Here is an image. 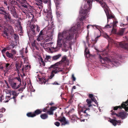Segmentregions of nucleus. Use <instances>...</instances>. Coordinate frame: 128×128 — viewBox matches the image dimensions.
<instances>
[{
	"label": "nucleus",
	"mask_w": 128,
	"mask_h": 128,
	"mask_svg": "<svg viewBox=\"0 0 128 128\" xmlns=\"http://www.w3.org/2000/svg\"><path fill=\"white\" fill-rule=\"evenodd\" d=\"M42 111L38 109L35 111L34 113L29 112L27 114V116L28 117H33L35 116L36 115H38L40 114Z\"/></svg>",
	"instance_id": "nucleus-8"
},
{
	"label": "nucleus",
	"mask_w": 128,
	"mask_h": 128,
	"mask_svg": "<svg viewBox=\"0 0 128 128\" xmlns=\"http://www.w3.org/2000/svg\"><path fill=\"white\" fill-rule=\"evenodd\" d=\"M54 2L56 3V6L57 8H58L60 6L59 5L60 4V2L57 1V0H54Z\"/></svg>",
	"instance_id": "nucleus-29"
},
{
	"label": "nucleus",
	"mask_w": 128,
	"mask_h": 128,
	"mask_svg": "<svg viewBox=\"0 0 128 128\" xmlns=\"http://www.w3.org/2000/svg\"><path fill=\"white\" fill-rule=\"evenodd\" d=\"M100 27L99 26L96 25H89L88 26L87 28L89 29L90 28H94V29H98Z\"/></svg>",
	"instance_id": "nucleus-21"
},
{
	"label": "nucleus",
	"mask_w": 128,
	"mask_h": 128,
	"mask_svg": "<svg viewBox=\"0 0 128 128\" xmlns=\"http://www.w3.org/2000/svg\"><path fill=\"white\" fill-rule=\"evenodd\" d=\"M72 118V119L73 120H75L76 118V116L74 115L73 116Z\"/></svg>",
	"instance_id": "nucleus-48"
},
{
	"label": "nucleus",
	"mask_w": 128,
	"mask_h": 128,
	"mask_svg": "<svg viewBox=\"0 0 128 128\" xmlns=\"http://www.w3.org/2000/svg\"><path fill=\"white\" fill-rule=\"evenodd\" d=\"M89 52L88 50V49L87 48H86V47L85 48V55L86 56L88 57L87 55H88V56L89 55Z\"/></svg>",
	"instance_id": "nucleus-26"
},
{
	"label": "nucleus",
	"mask_w": 128,
	"mask_h": 128,
	"mask_svg": "<svg viewBox=\"0 0 128 128\" xmlns=\"http://www.w3.org/2000/svg\"><path fill=\"white\" fill-rule=\"evenodd\" d=\"M87 110V109H86L84 111H83L82 110L81 111V112H83L84 113V114L83 115V116H84V118L86 117V112Z\"/></svg>",
	"instance_id": "nucleus-42"
},
{
	"label": "nucleus",
	"mask_w": 128,
	"mask_h": 128,
	"mask_svg": "<svg viewBox=\"0 0 128 128\" xmlns=\"http://www.w3.org/2000/svg\"><path fill=\"white\" fill-rule=\"evenodd\" d=\"M3 68H4V67L3 66H1V65H0V68L1 69H3Z\"/></svg>",
	"instance_id": "nucleus-57"
},
{
	"label": "nucleus",
	"mask_w": 128,
	"mask_h": 128,
	"mask_svg": "<svg viewBox=\"0 0 128 128\" xmlns=\"http://www.w3.org/2000/svg\"><path fill=\"white\" fill-rule=\"evenodd\" d=\"M100 58V59L101 62L102 64L105 63L106 62H110V59L107 58H102L101 56H99Z\"/></svg>",
	"instance_id": "nucleus-13"
},
{
	"label": "nucleus",
	"mask_w": 128,
	"mask_h": 128,
	"mask_svg": "<svg viewBox=\"0 0 128 128\" xmlns=\"http://www.w3.org/2000/svg\"><path fill=\"white\" fill-rule=\"evenodd\" d=\"M3 35L5 37H7L8 38V34L6 31L4 32V34Z\"/></svg>",
	"instance_id": "nucleus-36"
},
{
	"label": "nucleus",
	"mask_w": 128,
	"mask_h": 128,
	"mask_svg": "<svg viewBox=\"0 0 128 128\" xmlns=\"http://www.w3.org/2000/svg\"><path fill=\"white\" fill-rule=\"evenodd\" d=\"M47 36L45 38L44 41L46 42H48L51 41L52 39L53 30L52 29L49 28L48 30Z\"/></svg>",
	"instance_id": "nucleus-6"
},
{
	"label": "nucleus",
	"mask_w": 128,
	"mask_h": 128,
	"mask_svg": "<svg viewBox=\"0 0 128 128\" xmlns=\"http://www.w3.org/2000/svg\"><path fill=\"white\" fill-rule=\"evenodd\" d=\"M5 111V109L4 108H2V109L0 110V112H4Z\"/></svg>",
	"instance_id": "nucleus-50"
},
{
	"label": "nucleus",
	"mask_w": 128,
	"mask_h": 128,
	"mask_svg": "<svg viewBox=\"0 0 128 128\" xmlns=\"http://www.w3.org/2000/svg\"><path fill=\"white\" fill-rule=\"evenodd\" d=\"M103 36L105 38L108 39V41L110 43L114 42V44L116 45L117 46H120L128 50V44H125L124 42H115L112 39L109 38L108 35L106 33H104Z\"/></svg>",
	"instance_id": "nucleus-3"
},
{
	"label": "nucleus",
	"mask_w": 128,
	"mask_h": 128,
	"mask_svg": "<svg viewBox=\"0 0 128 128\" xmlns=\"http://www.w3.org/2000/svg\"><path fill=\"white\" fill-rule=\"evenodd\" d=\"M20 82H21V80L19 78H16Z\"/></svg>",
	"instance_id": "nucleus-53"
},
{
	"label": "nucleus",
	"mask_w": 128,
	"mask_h": 128,
	"mask_svg": "<svg viewBox=\"0 0 128 128\" xmlns=\"http://www.w3.org/2000/svg\"><path fill=\"white\" fill-rule=\"evenodd\" d=\"M3 97V96H1L0 97V102H2V98Z\"/></svg>",
	"instance_id": "nucleus-56"
},
{
	"label": "nucleus",
	"mask_w": 128,
	"mask_h": 128,
	"mask_svg": "<svg viewBox=\"0 0 128 128\" xmlns=\"http://www.w3.org/2000/svg\"><path fill=\"white\" fill-rule=\"evenodd\" d=\"M42 0V1L43 2H44V3H45V4H46V3L48 2V0Z\"/></svg>",
	"instance_id": "nucleus-52"
},
{
	"label": "nucleus",
	"mask_w": 128,
	"mask_h": 128,
	"mask_svg": "<svg viewBox=\"0 0 128 128\" xmlns=\"http://www.w3.org/2000/svg\"><path fill=\"white\" fill-rule=\"evenodd\" d=\"M115 26H112V32L114 34H116V30L114 28Z\"/></svg>",
	"instance_id": "nucleus-38"
},
{
	"label": "nucleus",
	"mask_w": 128,
	"mask_h": 128,
	"mask_svg": "<svg viewBox=\"0 0 128 128\" xmlns=\"http://www.w3.org/2000/svg\"><path fill=\"white\" fill-rule=\"evenodd\" d=\"M85 120V119H80V121L81 122H82V121L84 122V121Z\"/></svg>",
	"instance_id": "nucleus-58"
},
{
	"label": "nucleus",
	"mask_w": 128,
	"mask_h": 128,
	"mask_svg": "<svg viewBox=\"0 0 128 128\" xmlns=\"http://www.w3.org/2000/svg\"><path fill=\"white\" fill-rule=\"evenodd\" d=\"M53 104V103H51L50 104L52 105Z\"/></svg>",
	"instance_id": "nucleus-64"
},
{
	"label": "nucleus",
	"mask_w": 128,
	"mask_h": 128,
	"mask_svg": "<svg viewBox=\"0 0 128 128\" xmlns=\"http://www.w3.org/2000/svg\"><path fill=\"white\" fill-rule=\"evenodd\" d=\"M22 64H20L19 62H16V63L15 66L16 68V70L17 71V72H19V70L20 68L22 66Z\"/></svg>",
	"instance_id": "nucleus-18"
},
{
	"label": "nucleus",
	"mask_w": 128,
	"mask_h": 128,
	"mask_svg": "<svg viewBox=\"0 0 128 128\" xmlns=\"http://www.w3.org/2000/svg\"><path fill=\"white\" fill-rule=\"evenodd\" d=\"M86 102L88 103V107L91 106L92 105L91 104V101L90 99H88L86 100Z\"/></svg>",
	"instance_id": "nucleus-31"
},
{
	"label": "nucleus",
	"mask_w": 128,
	"mask_h": 128,
	"mask_svg": "<svg viewBox=\"0 0 128 128\" xmlns=\"http://www.w3.org/2000/svg\"><path fill=\"white\" fill-rule=\"evenodd\" d=\"M10 52L12 54L13 56L16 54V51L14 49H12L10 50Z\"/></svg>",
	"instance_id": "nucleus-35"
},
{
	"label": "nucleus",
	"mask_w": 128,
	"mask_h": 128,
	"mask_svg": "<svg viewBox=\"0 0 128 128\" xmlns=\"http://www.w3.org/2000/svg\"><path fill=\"white\" fill-rule=\"evenodd\" d=\"M2 114H0V117H2Z\"/></svg>",
	"instance_id": "nucleus-62"
},
{
	"label": "nucleus",
	"mask_w": 128,
	"mask_h": 128,
	"mask_svg": "<svg viewBox=\"0 0 128 128\" xmlns=\"http://www.w3.org/2000/svg\"><path fill=\"white\" fill-rule=\"evenodd\" d=\"M118 22L116 21H115L113 20V24H112L113 26H116V24Z\"/></svg>",
	"instance_id": "nucleus-41"
},
{
	"label": "nucleus",
	"mask_w": 128,
	"mask_h": 128,
	"mask_svg": "<svg viewBox=\"0 0 128 128\" xmlns=\"http://www.w3.org/2000/svg\"><path fill=\"white\" fill-rule=\"evenodd\" d=\"M25 67L22 68V72H28L30 69V66L29 65H25Z\"/></svg>",
	"instance_id": "nucleus-17"
},
{
	"label": "nucleus",
	"mask_w": 128,
	"mask_h": 128,
	"mask_svg": "<svg viewBox=\"0 0 128 128\" xmlns=\"http://www.w3.org/2000/svg\"><path fill=\"white\" fill-rule=\"evenodd\" d=\"M11 94L14 96L13 97V98L14 99V102H16V100L15 99V97L14 96H17L18 95V94L15 91L11 90H9L8 91V92H7L6 95V99H7V100L4 101L5 102H7L9 100H10V98Z\"/></svg>",
	"instance_id": "nucleus-5"
},
{
	"label": "nucleus",
	"mask_w": 128,
	"mask_h": 128,
	"mask_svg": "<svg viewBox=\"0 0 128 128\" xmlns=\"http://www.w3.org/2000/svg\"><path fill=\"white\" fill-rule=\"evenodd\" d=\"M4 17L7 21L8 22L11 21V17L9 14L6 13L4 14Z\"/></svg>",
	"instance_id": "nucleus-19"
},
{
	"label": "nucleus",
	"mask_w": 128,
	"mask_h": 128,
	"mask_svg": "<svg viewBox=\"0 0 128 128\" xmlns=\"http://www.w3.org/2000/svg\"><path fill=\"white\" fill-rule=\"evenodd\" d=\"M40 116L41 118L43 119H45L48 118L47 115L46 113L42 114Z\"/></svg>",
	"instance_id": "nucleus-27"
},
{
	"label": "nucleus",
	"mask_w": 128,
	"mask_h": 128,
	"mask_svg": "<svg viewBox=\"0 0 128 128\" xmlns=\"http://www.w3.org/2000/svg\"><path fill=\"white\" fill-rule=\"evenodd\" d=\"M11 49V48L9 47H8L7 48H4L2 50V53H4L7 50H9Z\"/></svg>",
	"instance_id": "nucleus-33"
},
{
	"label": "nucleus",
	"mask_w": 128,
	"mask_h": 128,
	"mask_svg": "<svg viewBox=\"0 0 128 128\" xmlns=\"http://www.w3.org/2000/svg\"><path fill=\"white\" fill-rule=\"evenodd\" d=\"M89 97L91 98L92 100L96 104H98L97 101L94 98L92 94H90L89 95Z\"/></svg>",
	"instance_id": "nucleus-22"
},
{
	"label": "nucleus",
	"mask_w": 128,
	"mask_h": 128,
	"mask_svg": "<svg viewBox=\"0 0 128 128\" xmlns=\"http://www.w3.org/2000/svg\"><path fill=\"white\" fill-rule=\"evenodd\" d=\"M6 71L7 72L11 68V65L9 64H6Z\"/></svg>",
	"instance_id": "nucleus-28"
},
{
	"label": "nucleus",
	"mask_w": 128,
	"mask_h": 128,
	"mask_svg": "<svg viewBox=\"0 0 128 128\" xmlns=\"http://www.w3.org/2000/svg\"><path fill=\"white\" fill-rule=\"evenodd\" d=\"M113 111V110H112L111 111V112H112L111 114L112 115H116L117 116L121 118L122 119L126 118L128 115V114L125 112H120L118 114H116L115 113L112 112Z\"/></svg>",
	"instance_id": "nucleus-7"
},
{
	"label": "nucleus",
	"mask_w": 128,
	"mask_h": 128,
	"mask_svg": "<svg viewBox=\"0 0 128 128\" xmlns=\"http://www.w3.org/2000/svg\"><path fill=\"white\" fill-rule=\"evenodd\" d=\"M112 24H107L104 27L105 28H110L112 27Z\"/></svg>",
	"instance_id": "nucleus-37"
},
{
	"label": "nucleus",
	"mask_w": 128,
	"mask_h": 128,
	"mask_svg": "<svg viewBox=\"0 0 128 128\" xmlns=\"http://www.w3.org/2000/svg\"><path fill=\"white\" fill-rule=\"evenodd\" d=\"M99 3L100 4L102 7L104 8L106 12L107 18L108 22L109 21V19L114 18V16L112 15H110L109 14L110 11L109 8L105 2L100 1Z\"/></svg>",
	"instance_id": "nucleus-4"
},
{
	"label": "nucleus",
	"mask_w": 128,
	"mask_h": 128,
	"mask_svg": "<svg viewBox=\"0 0 128 128\" xmlns=\"http://www.w3.org/2000/svg\"><path fill=\"white\" fill-rule=\"evenodd\" d=\"M9 82L10 86L13 89H16L18 88L19 87V85H17L16 83L11 79L9 80Z\"/></svg>",
	"instance_id": "nucleus-10"
},
{
	"label": "nucleus",
	"mask_w": 128,
	"mask_h": 128,
	"mask_svg": "<svg viewBox=\"0 0 128 128\" xmlns=\"http://www.w3.org/2000/svg\"><path fill=\"white\" fill-rule=\"evenodd\" d=\"M55 125L57 126H58L60 125V123L58 122H56L54 123Z\"/></svg>",
	"instance_id": "nucleus-45"
},
{
	"label": "nucleus",
	"mask_w": 128,
	"mask_h": 128,
	"mask_svg": "<svg viewBox=\"0 0 128 128\" xmlns=\"http://www.w3.org/2000/svg\"><path fill=\"white\" fill-rule=\"evenodd\" d=\"M72 78L73 79V80L74 81H75L76 78L75 77H74V74H72Z\"/></svg>",
	"instance_id": "nucleus-51"
},
{
	"label": "nucleus",
	"mask_w": 128,
	"mask_h": 128,
	"mask_svg": "<svg viewBox=\"0 0 128 128\" xmlns=\"http://www.w3.org/2000/svg\"><path fill=\"white\" fill-rule=\"evenodd\" d=\"M15 39L17 40L18 38V36L16 34H14L13 36Z\"/></svg>",
	"instance_id": "nucleus-43"
},
{
	"label": "nucleus",
	"mask_w": 128,
	"mask_h": 128,
	"mask_svg": "<svg viewBox=\"0 0 128 128\" xmlns=\"http://www.w3.org/2000/svg\"><path fill=\"white\" fill-rule=\"evenodd\" d=\"M52 44V43H51V42H50L49 43H48V44H45V45L46 46H47L48 45H50Z\"/></svg>",
	"instance_id": "nucleus-54"
},
{
	"label": "nucleus",
	"mask_w": 128,
	"mask_h": 128,
	"mask_svg": "<svg viewBox=\"0 0 128 128\" xmlns=\"http://www.w3.org/2000/svg\"><path fill=\"white\" fill-rule=\"evenodd\" d=\"M8 29H10V30L12 32H10V34L11 35H12V34L13 33V30L12 26H10L8 27Z\"/></svg>",
	"instance_id": "nucleus-39"
},
{
	"label": "nucleus",
	"mask_w": 128,
	"mask_h": 128,
	"mask_svg": "<svg viewBox=\"0 0 128 128\" xmlns=\"http://www.w3.org/2000/svg\"><path fill=\"white\" fill-rule=\"evenodd\" d=\"M44 31L43 30H42L40 32L37 38V40L38 41H40L43 39L44 37L43 35H44Z\"/></svg>",
	"instance_id": "nucleus-11"
},
{
	"label": "nucleus",
	"mask_w": 128,
	"mask_h": 128,
	"mask_svg": "<svg viewBox=\"0 0 128 128\" xmlns=\"http://www.w3.org/2000/svg\"><path fill=\"white\" fill-rule=\"evenodd\" d=\"M59 120L62 123V125H65L68 123V122L66 120V118L64 117L61 118L59 119Z\"/></svg>",
	"instance_id": "nucleus-16"
},
{
	"label": "nucleus",
	"mask_w": 128,
	"mask_h": 128,
	"mask_svg": "<svg viewBox=\"0 0 128 128\" xmlns=\"http://www.w3.org/2000/svg\"><path fill=\"white\" fill-rule=\"evenodd\" d=\"M124 30L123 29H122L117 33V34L120 36L122 35L124 33Z\"/></svg>",
	"instance_id": "nucleus-32"
},
{
	"label": "nucleus",
	"mask_w": 128,
	"mask_h": 128,
	"mask_svg": "<svg viewBox=\"0 0 128 128\" xmlns=\"http://www.w3.org/2000/svg\"><path fill=\"white\" fill-rule=\"evenodd\" d=\"M46 109H45V108H44V109L43 110V111L44 112H46Z\"/></svg>",
	"instance_id": "nucleus-59"
},
{
	"label": "nucleus",
	"mask_w": 128,
	"mask_h": 128,
	"mask_svg": "<svg viewBox=\"0 0 128 128\" xmlns=\"http://www.w3.org/2000/svg\"><path fill=\"white\" fill-rule=\"evenodd\" d=\"M96 42V40L92 39V45H94Z\"/></svg>",
	"instance_id": "nucleus-44"
},
{
	"label": "nucleus",
	"mask_w": 128,
	"mask_h": 128,
	"mask_svg": "<svg viewBox=\"0 0 128 128\" xmlns=\"http://www.w3.org/2000/svg\"><path fill=\"white\" fill-rule=\"evenodd\" d=\"M62 62V64L63 63H64L68 65L69 61V60L67 59L66 56H63L60 61Z\"/></svg>",
	"instance_id": "nucleus-14"
},
{
	"label": "nucleus",
	"mask_w": 128,
	"mask_h": 128,
	"mask_svg": "<svg viewBox=\"0 0 128 128\" xmlns=\"http://www.w3.org/2000/svg\"><path fill=\"white\" fill-rule=\"evenodd\" d=\"M89 97L91 98L92 100L96 104H98L97 101L94 98L92 94H90L89 95Z\"/></svg>",
	"instance_id": "nucleus-23"
},
{
	"label": "nucleus",
	"mask_w": 128,
	"mask_h": 128,
	"mask_svg": "<svg viewBox=\"0 0 128 128\" xmlns=\"http://www.w3.org/2000/svg\"><path fill=\"white\" fill-rule=\"evenodd\" d=\"M51 57L50 56H46L45 59V61L46 62L50 60Z\"/></svg>",
	"instance_id": "nucleus-34"
},
{
	"label": "nucleus",
	"mask_w": 128,
	"mask_h": 128,
	"mask_svg": "<svg viewBox=\"0 0 128 128\" xmlns=\"http://www.w3.org/2000/svg\"><path fill=\"white\" fill-rule=\"evenodd\" d=\"M36 27V30L38 32H39L40 31V28L38 27V26L37 25H36V26H35Z\"/></svg>",
	"instance_id": "nucleus-47"
},
{
	"label": "nucleus",
	"mask_w": 128,
	"mask_h": 128,
	"mask_svg": "<svg viewBox=\"0 0 128 128\" xmlns=\"http://www.w3.org/2000/svg\"><path fill=\"white\" fill-rule=\"evenodd\" d=\"M35 26L34 25H32V30L33 32H35Z\"/></svg>",
	"instance_id": "nucleus-46"
},
{
	"label": "nucleus",
	"mask_w": 128,
	"mask_h": 128,
	"mask_svg": "<svg viewBox=\"0 0 128 128\" xmlns=\"http://www.w3.org/2000/svg\"><path fill=\"white\" fill-rule=\"evenodd\" d=\"M51 10L50 8H48V10L47 9L45 12H46V16L48 18H50L52 17Z\"/></svg>",
	"instance_id": "nucleus-15"
},
{
	"label": "nucleus",
	"mask_w": 128,
	"mask_h": 128,
	"mask_svg": "<svg viewBox=\"0 0 128 128\" xmlns=\"http://www.w3.org/2000/svg\"><path fill=\"white\" fill-rule=\"evenodd\" d=\"M22 2H21V3L22 4H23L25 3L26 2V0H21Z\"/></svg>",
	"instance_id": "nucleus-49"
},
{
	"label": "nucleus",
	"mask_w": 128,
	"mask_h": 128,
	"mask_svg": "<svg viewBox=\"0 0 128 128\" xmlns=\"http://www.w3.org/2000/svg\"><path fill=\"white\" fill-rule=\"evenodd\" d=\"M62 62L60 61L54 64L51 65L49 68V70H52V71L51 73V75L49 77L50 79L52 78L54 76V74H56L58 73L59 72L62 71L63 70L60 68H58L56 66H60L62 64Z\"/></svg>",
	"instance_id": "nucleus-2"
},
{
	"label": "nucleus",
	"mask_w": 128,
	"mask_h": 128,
	"mask_svg": "<svg viewBox=\"0 0 128 128\" xmlns=\"http://www.w3.org/2000/svg\"><path fill=\"white\" fill-rule=\"evenodd\" d=\"M78 25L72 26L69 30H64L62 32H59L57 40L56 47L53 46L54 49L63 47L65 51L68 50L72 40L74 38V34L76 32Z\"/></svg>",
	"instance_id": "nucleus-1"
},
{
	"label": "nucleus",
	"mask_w": 128,
	"mask_h": 128,
	"mask_svg": "<svg viewBox=\"0 0 128 128\" xmlns=\"http://www.w3.org/2000/svg\"><path fill=\"white\" fill-rule=\"evenodd\" d=\"M112 61L114 62V65L116 66H117L119 65V63L118 62H117V61L116 62V61Z\"/></svg>",
	"instance_id": "nucleus-40"
},
{
	"label": "nucleus",
	"mask_w": 128,
	"mask_h": 128,
	"mask_svg": "<svg viewBox=\"0 0 128 128\" xmlns=\"http://www.w3.org/2000/svg\"><path fill=\"white\" fill-rule=\"evenodd\" d=\"M108 121L112 123L113 125L114 126H116L117 124L118 125H120V124L121 123L120 121L118 120L117 121L115 120L111 119H110L108 120Z\"/></svg>",
	"instance_id": "nucleus-12"
},
{
	"label": "nucleus",
	"mask_w": 128,
	"mask_h": 128,
	"mask_svg": "<svg viewBox=\"0 0 128 128\" xmlns=\"http://www.w3.org/2000/svg\"><path fill=\"white\" fill-rule=\"evenodd\" d=\"M61 56V55L60 54H58L57 55L54 56L52 58L54 60H56L58 59Z\"/></svg>",
	"instance_id": "nucleus-24"
},
{
	"label": "nucleus",
	"mask_w": 128,
	"mask_h": 128,
	"mask_svg": "<svg viewBox=\"0 0 128 128\" xmlns=\"http://www.w3.org/2000/svg\"><path fill=\"white\" fill-rule=\"evenodd\" d=\"M72 88L74 89H75L76 88V86H74L72 87Z\"/></svg>",
	"instance_id": "nucleus-60"
},
{
	"label": "nucleus",
	"mask_w": 128,
	"mask_h": 128,
	"mask_svg": "<svg viewBox=\"0 0 128 128\" xmlns=\"http://www.w3.org/2000/svg\"><path fill=\"white\" fill-rule=\"evenodd\" d=\"M21 54L22 55V58L23 59L24 63L26 62L28 63V59L27 57L24 56L23 55L24 54V53L26 54L27 52V51L26 50V48L25 50L24 48H23L22 50L20 51Z\"/></svg>",
	"instance_id": "nucleus-9"
},
{
	"label": "nucleus",
	"mask_w": 128,
	"mask_h": 128,
	"mask_svg": "<svg viewBox=\"0 0 128 128\" xmlns=\"http://www.w3.org/2000/svg\"><path fill=\"white\" fill-rule=\"evenodd\" d=\"M39 59L40 61V64H41L43 66H44L45 65V63L43 62V60L42 58L40 57Z\"/></svg>",
	"instance_id": "nucleus-30"
},
{
	"label": "nucleus",
	"mask_w": 128,
	"mask_h": 128,
	"mask_svg": "<svg viewBox=\"0 0 128 128\" xmlns=\"http://www.w3.org/2000/svg\"><path fill=\"white\" fill-rule=\"evenodd\" d=\"M22 6L24 8H27V6L25 4L23 5H22Z\"/></svg>",
	"instance_id": "nucleus-55"
},
{
	"label": "nucleus",
	"mask_w": 128,
	"mask_h": 128,
	"mask_svg": "<svg viewBox=\"0 0 128 128\" xmlns=\"http://www.w3.org/2000/svg\"><path fill=\"white\" fill-rule=\"evenodd\" d=\"M6 56L9 58H13V56L12 55V54L11 53H10L8 52V51L6 52Z\"/></svg>",
	"instance_id": "nucleus-25"
},
{
	"label": "nucleus",
	"mask_w": 128,
	"mask_h": 128,
	"mask_svg": "<svg viewBox=\"0 0 128 128\" xmlns=\"http://www.w3.org/2000/svg\"><path fill=\"white\" fill-rule=\"evenodd\" d=\"M43 81H44V83H46V80H43Z\"/></svg>",
	"instance_id": "nucleus-63"
},
{
	"label": "nucleus",
	"mask_w": 128,
	"mask_h": 128,
	"mask_svg": "<svg viewBox=\"0 0 128 128\" xmlns=\"http://www.w3.org/2000/svg\"><path fill=\"white\" fill-rule=\"evenodd\" d=\"M19 27L20 28V29L21 30V29L22 28V27L20 25L19 26Z\"/></svg>",
	"instance_id": "nucleus-61"
},
{
	"label": "nucleus",
	"mask_w": 128,
	"mask_h": 128,
	"mask_svg": "<svg viewBox=\"0 0 128 128\" xmlns=\"http://www.w3.org/2000/svg\"><path fill=\"white\" fill-rule=\"evenodd\" d=\"M56 108L54 107H52L50 109V110L48 112V113L50 115H52L53 114V111L56 110Z\"/></svg>",
	"instance_id": "nucleus-20"
}]
</instances>
